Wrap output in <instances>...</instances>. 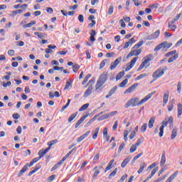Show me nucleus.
Returning <instances> with one entry per match:
<instances>
[{"instance_id": "37", "label": "nucleus", "mask_w": 182, "mask_h": 182, "mask_svg": "<svg viewBox=\"0 0 182 182\" xmlns=\"http://www.w3.org/2000/svg\"><path fill=\"white\" fill-rule=\"evenodd\" d=\"M177 137V129H173L172 130V134L171 135V140H174Z\"/></svg>"}, {"instance_id": "63", "label": "nucleus", "mask_w": 182, "mask_h": 182, "mask_svg": "<svg viewBox=\"0 0 182 182\" xmlns=\"http://www.w3.org/2000/svg\"><path fill=\"white\" fill-rule=\"evenodd\" d=\"M55 177H56V175H52V176H49L48 178V182L53 181V180H55Z\"/></svg>"}, {"instance_id": "1", "label": "nucleus", "mask_w": 182, "mask_h": 182, "mask_svg": "<svg viewBox=\"0 0 182 182\" xmlns=\"http://www.w3.org/2000/svg\"><path fill=\"white\" fill-rule=\"evenodd\" d=\"M156 94V91H154L149 94H148L144 99L141 100L139 102V98H132L130 99L126 104L125 107L127 109V107H136V106H141V105H144V103H146L149 99H151L154 95Z\"/></svg>"}, {"instance_id": "45", "label": "nucleus", "mask_w": 182, "mask_h": 182, "mask_svg": "<svg viewBox=\"0 0 182 182\" xmlns=\"http://www.w3.org/2000/svg\"><path fill=\"white\" fill-rule=\"evenodd\" d=\"M97 117H99V114L95 115V117H93L92 119H90V121L87 123V126H90V124H92V123H93L95 120L97 119Z\"/></svg>"}, {"instance_id": "18", "label": "nucleus", "mask_w": 182, "mask_h": 182, "mask_svg": "<svg viewBox=\"0 0 182 182\" xmlns=\"http://www.w3.org/2000/svg\"><path fill=\"white\" fill-rule=\"evenodd\" d=\"M49 150H50V148H47V149H41V150L38 151V154L40 159H42V157H43V156H44L45 154H46V153H48V151H49Z\"/></svg>"}, {"instance_id": "9", "label": "nucleus", "mask_w": 182, "mask_h": 182, "mask_svg": "<svg viewBox=\"0 0 182 182\" xmlns=\"http://www.w3.org/2000/svg\"><path fill=\"white\" fill-rule=\"evenodd\" d=\"M115 114H117V111H112L111 112H109L107 114H105L99 117L98 120H106V119H110V117H113Z\"/></svg>"}, {"instance_id": "48", "label": "nucleus", "mask_w": 182, "mask_h": 182, "mask_svg": "<svg viewBox=\"0 0 182 182\" xmlns=\"http://www.w3.org/2000/svg\"><path fill=\"white\" fill-rule=\"evenodd\" d=\"M137 145L136 144H133L132 145V146L129 149V153H134V151H136V150H137Z\"/></svg>"}, {"instance_id": "39", "label": "nucleus", "mask_w": 182, "mask_h": 182, "mask_svg": "<svg viewBox=\"0 0 182 182\" xmlns=\"http://www.w3.org/2000/svg\"><path fill=\"white\" fill-rule=\"evenodd\" d=\"M58 143V139L50 141L47 144L48 146V148L52 149V146H54V144H56Z\"/></svg>"}, {"instance_id": "40", "label": "nucleus", "mask_w": 182, "mask_h": 182, "mask_svg": "<svg viewBox=\"0 0 182 182\" xmlns=\"http://www.w3.org/2000/svg\"><path fill=\"white\" fill-rule=\"evenodd\" d=\"M114 11V6H113V4H111L108 9L107 14L112 15Z\"/></svg>"}, {"instance_id": "12", "label": "nucleus", "mask_w": 182, "mask_h": 182, "mask_svg": "<svg viewBox=\"0 0 182 182\" xmlns=\"http://www.w3.org/2000/svg\"><path fill=\"white\" fill-rule=\"evenodd\" d=\"M160 36V30H157L151 35H149L146 38L147 41H153V39H157Z\"/></svg>"}, {"instance_id": "57", "label": "nucleus", "mask_w": 182, "mask_h": 182, "mask_svg": "<svg viewBox=\"0 0 182 182\" xmlns=\"http://www.w3.org/2000/svg\"><path fill=\"white\" fill-rule=\"evenodd\" d=\"M106 62H107V59L103 60L100 63V69H102V68H105L106 65Z\"/></svg>"}, {"instance_id": "22", "label": "nucleus", "mask_w": 182, "mask_h": 182, "mask_svg": "<svg viewBox=\"0 0 182 182\" xmlns=\"http://www.w3.org/2000/svg\"><path fill=\"white\" fill-rule=\"evenodd\" d=\"M177 176H178V171H175L172 175H171L167 180L166 181V182H172L173 180H174V178H176V177H177Z\"/></svg>"}, {"instance_id": "16", "label": "nucleus", "mask_w": 182, "mask_h": 182, "mask_svg": "<svg viewBox=\"0 0 182 182\" xmlns=\"http://www.w3.org/2000/svg\"><path fill=\"white\" fill-rule=\"evenodd\" d=\"M90 133H91L90 131H87L84 134L79 136L77 139V143H80V141H83V140H85V139H86L87 137V136H89V134H90Z\"/></svg>"}, {"instance_id": "42", "label": "nucleus", "mask_w": 182, "mask_h": 182, "mask_svg": "<svg viewBox=\"0 0 182 182\" xmlns=\"http://www.w3.org/2000/svg\"><path fill=\"white\" fill-rule=\"evenodd\" d=\"M144 43V41H139L136 44L134 45V46L133 47V49H139V48H140V46H142Z\"/></svg>"}, {"instance_id": "64", "label": "nucleus", "mask_w": 182, "mask_h": 182, "mask_svg": "<svg viewBox=\"0 0 182 182\" xmlns=\"http://www.w3.org/2000/svg\"><path fill=\"white\" fill-rule=\"evenodd\" d=\"M114 56V52L107 53L106 54V58H113Z\"/></svg>"}, {"instance_id": "51", "label": "nucleus", "mask_w": 182, "mask_h": 182, "mask_svg": "<svg viewBox=\"0 0 182 182\" xmlns=\"http://www.w3.org/2000/svg\"><path fill=\"white\" fill-rule=\"evenodd\" d=\"M87 107H89V103H87V104L83 105L79 109V112H83V111L86 110V109H87Z\"/></svg>"}, {"instance_id": "25", "label": "nucleus", "mask_w": 182, "mask_h": 182, "mask_svg": "<svg viewBox=\"0 0 182 182\" xmlns=\"http://www.w3.org/2000/svg\"><path fill=\"white\" fill-rule=\"evenodd\" d=\"M114 163V159H112L107 166L105 168V173H107V171H109V170H112V167H113V164Z\"/></svg>"}, {"instance_id": "46", "label": "nucleus", "mask_w": 182, "mask_h": 182, "mask_svg": "<svg viewBox=\"0 0 182 182\" xmlns=\"http://www.w3.org/2000/svg\"><path fill=\"white\" fill-rule=\"evenodd\" d=\"M80 69V65H79V64H75L73 65V70L74 73H77V70H79Z\"/></svg>"}, {"instance_id": "5", "label": "nucleus", "mask_w": 182, "mask_h": 182, "mask_svg": "<svg viewBox=\"0 0 182 182\" xmlns=\"http://www.w3.org/2000/svg\"><path fill=\"white\" fill-rule=\"evenodd\" d=\"M171 46H173L172 43H167V41H164L156 46L154 50V52H159L160 49H162L164 52H167V50H168Z\"/></svg>"}, {"instance_id": "3", "label": "nucleus", "mask_w": 182, "mask_h": 182, "mask_svg": "<svg viewBox=\"0 0 182 182\" xmlns=\"http://www.w3.org/2000/svg\"><path fill=\"white\" fill-rule=\"evenodd\" d=\"M41 159V158L40 156H38L37 158H34L29 164L28 163L26 164V165L23 166L22 169L18 173V177H22V176H23V173H25V171H26L28 170V167H32V166H33V164H35V163H38V161H40Z\"/></svg>"}, {"instance_id": "50", "label": "nucleus", "mask_w": 182, "mask_h": 182, "mask_svg": "<svg viewBox=\"0 0 182 182\" xmlns=\"http://www.w3.org/2000/svg\"><path fill=\"white\" fill-rule=\"evenodd\" d=\"M144 168H146V164H143L142 166H140L139 169L137 171L138 174H141Z\"/></svg>"}, {"instance_id": "15", "label": "nucleus", "mask_w": 182, "mask_h": 182, "mask_svg": "<svg viewBox=\"0 0 182 182\" xmlns=\"http://www.w3.org/2000/svg\"><path fill=\"white\" fill-rule=\"evenodd\" d=\"M174 103H176V100L172 99L171 101L168 102L167 105L168 112H172L173 109H174Z\"/></svg>"}, {"instance_id": "53", "label": "nucleus", "mask_w": 182, "mask_h": 182, "mask_svg": "<svg viewBox=\"0 0 182 182\" xmlns=\"http://www.w3.org/2000/svg\"><path fill=\"white\" fill-rule=\"evenodd\" d=\"M146 130H147V124L145 123L141 127V133H146Z\"/></svg>"}, {"instance_id": "32", "label": "nucleus", "mask_w": 182, "mask_h": 182, "mask_svg": "<svg viewBox=\"0 0 182 182\" xmlns=\"http://www.w3.org/2000/svg\"><path fill=\"white\" fill-rule=\"evenodd\" d=\"M164 164H166V151H163L161 159V166H164Z\"/></svg>"}, {"instance_id": "56", "label": "nucleus", "mask_w": 182, "mask_h": 182, "mask_svg": "<svg viewBox=\"0 0 182 182\" xmlns=\"http://www.w3.org/2000/svg\"><path fill=\"white\" fill-rule=\"evenodd\" d=\"M34 35H36V36H38V38H39V39H42V38H45V36H43V33H41V32H35Z\"/></svg>"}, {"instance_id": "11", "label": "nucleus", "mask_w": 182, "mask_h": 182, "mask_svg": "<svg viewBox=\"0 0 182 182\" xmlns=\"http://www.w3.org/2000/svg\"><path fill=\"white\" fill-rule=\"evenodd\" d=\"M120 62H122V57H119L114 62H112L109 67L110 70H114L117 65L120 64Z\"/></svg>"}, {"instance_id": "10", "label": "nucleus", "mask_w": 182, "mask_h": 182, "mask_svg": "<svg viewBox=\"0 0 182 182\" xmlns=\"http://www.w3.org/2000/svg\"><path fill=\"white\" fill-rule=\"evenodd\" d=\"M137 59H139V57H135L130 61V63H128L127 64L125 72H129V70H130L133 68V66H134L136 62H137Z\"/></svg>"}, {"instance_id": "30", "label": "nucleus", "mask_w": 182, "mask_h": 182, "mask_svg": "<svg viewBox=\"0 0 182 182\" xmlns=\"http://www.w3.org/2000/svg\"><path fill=\"white\" fill-rule=\"evenodd\" d=\"M178 114H177V117L178 119H180L181 117V114H182V105L181 104H178Z\"/></svg>"}, {"instance_id": "60", "label": "nucleus", "mask_w": 182, "mask_h": 182, "mask_svg": "<svg viewBox=\"0 0 182 182\" xmlns=\"http://www.w3.org/2000/svg\"><path fill=\"white\" fill-rule=\"evenodd\" d=\"M149 8H151V9H157V8H159V4H153L149 5Z\"/></svg>"}, {"instance_id": "6", "label": "nucleus", "mask_w": 182, "mask_h": 182, "mask_svg": "<svg viewBox=\"0 0 182 182\" xmlns=\"http://www.w3.org/2000/svg\"><path fill=\"white\" fill-rule=\"evenodd\" d=\"M72 153H73V149L70 151L65 156H63L62 160H60L59 162H58L56 164H55L51 168L50 171H55V170H56L57 168H59V167H60V166H62V164H63V163H65V161H66L68 159V158L69 157V156H70V154H72Z\"/></svg>"}, {"instance_id": "33", "label": "nucleus", "mask_w": 182, "mask_h": 182, "mask_svg": "<svg viewBox=\"0 0 182 182\" xmlns=\"http://www.w3.org/2000/svg\"><path fill=\"white\" fill-rule=\"evenodd\" d=\"M90 77H92V74H87L84 80L82 82V85L85 86V85H86V83H87L89 79H90Z\"/></svg>"}, {"instance_id": "7", "label": "nucleus", "mask_w": 182, "mask_h": 182, "mask_svg": "<svg viewBox=\"0 0 182 182\" xmlns=\"http://www.w3.org/2000/svg\"><path fill=\"white\" fill-rule=\"evenodd\" d=\"M154 57H153V55H149L144 58V60L141 63L140 66L137 69V72H140V70H143L144 69V67L151 60H153Z\"/></svg>"}, {"instance_id": "4", "label": "nucleus", "mask_w": 182, "mask_h": 182, "mask_svg": "<svg viewBox=\"0 0 182 182\" xmlns=\"http://www.w3.org/2000/svg\"><path fill=\"white\" fill-rule=\"evenodd\" d=\"M167 66H164L163 68H158L153 74H152V77H153V81L152 82H156L157 79H160L161 76L164 75V72L167 71Z\"/></svg>"}, {"instance_id": "31", "label": "nucleus", "mask_w": 182, "mask_h": 182, "mask_svg": "<svg viewBox=\"0 0 182 182\" xmlns=\"http://www.w3.org/2000/svg\"><path fill=\"white\" fill-rule=\"evenodd\" d=\"M177 59H178V54H175L173 56L168 58V63H173V62L177 60Z\"/></svg>"}, {"instance_id": "26", "label": "nucleus", "mask_w": 182, "mask_h": 182, "mask_svg": "<svg viewBox=\"0 0 182 182\" xmlns=\"http://www.w3.org/2000/svg\"><path fill=\"white\" fill-rule=\"evenodd\" d=\"M175 21H169L168 23V29H171V31H176V29H177V26L176 25H173V23H174Z\"/></svg>"}, {"instance_id": "54", "label": "nucleus", "mask_w": 182, "mask_h": 182, "mask_svg": "<svg viewBox=\"0 0 182 182\" xmlns=\"http://www.w3.org/2000/svg\"><path fill=\"white\" fill-rule=\"evenodd\" d=\"M144 141V138L141 137L139 138L137 141L135 143V144L139 147V146H140V144H142V143Z\"/></svg>"}, {"instance_id": "13", "label": "nucleus", "mask_w": 182, "mask_h": 182, "mask_svg": "<svg viewBox=\"0 0 182 182\" xmlns=\"http://www.w3.org/2000/svg\"><path fill=\"white\" fill-rule=\"evenodd\" d=\"M137 86H139V84L138 83H134L131 87H129L128 89H127L124 91V94L127 95L129 93H132V92H134L136 90V89L137 88Z\"/></svg>"}, {"instance_id": "27", "label": "nucleus", "mask_w": 182, "mask_h": 182, "mask_svg": "<svg viewBox=\"0 0 182 182\" xmlns=\"http://www.w3.org/2000/svg\"><path fill=\"white\" fill-rule=\"evenodd\" d=\"M33 25H36V21L35 20H33V21H31L29 23H26V24H24L23 26V28H32V26Z\"/></svg>"}, {"instance_id": "34", "label": "nucleus", "mask_w": 182, "mask_h": 182, "mask_svg": "<svg viewBox=\"0 0 182 182\" xmlns=\"http://www.w3.org/2000/svg\"><path fill=\"white\" fill-rule=\"evenodd\" d=\"M79 114L78 112H76L75 113L71 114V116L68 118V123H70L71 122H73L75 119L76 118V116Z\"/></svg>"}, {"instance_id": "58", "label": "nucleus", "mask_w": 182, "mask_h": 182, "mask_svg": "<svg viewBox=\"0 0 182 182\" xmlns=\"http://www.w3.org/2000/svg\"><path fill=\"white\" fill-rule=\"evenodd\" d=\"M78 21L79 22H80V23H83V22H85V17L83 16V15L80 14L78 16Z\"/></svg>"}, {"instance_id": "8", "label": "nucleus", "mask_w": 182, "mask_h": 182, "mask_svg": "<svg viewBox=\"0 0 182 182\" xmlns=\"http://www.w3.org/2000/svg\"><path fill=\"white\" fill-rule=\"evenodd\" d=\"M95 85V80H90L88 83L87 84V86H89V87L87 89V90L85 92V96H89L92 95V90H93V86Z\"/></svg>"}, {"instance_id": "62", "label": "nucleus", "mask_w": 182, "mask_h": 182, "mask_svg": "<svg viewBox=\"0 0 182 182\" xmlns=\"http://www.w3.org/2000/svg\"><path fill=\"white\" fill-rule=\"evenodd\" d=\"M177 92L178 93H181V82H178V85H177Z\"/></svg>"}, {"instance_id": "2", "label": "nucleus", "mask_w": 182, "mask_h": 182, "mask_svg": "<svg viewBox=\"0 0 182 182\" xmlns=\"http://www.w3.org/2000/svg\"><path fill=\"white\" fill-rule=\"evenodd\" d=\"M169 124V127L171 129H173L174 127V118L173 117H169L168 118H165L164 120L161 122V126L159 128V137H163V135L164 134V127H167V124Z\"/></svg>"}, {"instance_id": "24", "label": "nucleus", "mask_w": 182, "mask_h": 182, "mask_svg": "<svg viewBox=\"0 0 182 182\" xmlns=\"http://www.w3.org/2000/svg\"><path fill=\"white\" fill-rule=\"evenodd\" d=\"M41 167H42V165H41V164L36 165L34 167L33 170L28 173V176L31 177V176H32V174H35V173H36V171H38V170H40V168H41Z\"/></svg>"}, {"instance_id": "49", "label": "nucleus", "mask_w": 182, "mask_h": 182, "mask_svg": "<svg viewBox=\"0 0 182 182\" xmlns=\"http://www.w3.org/2000/svg\"><path fill=\"white\" fill-rule=\"evenodd\" d=\"M117 90V86H115L113 88H112L110 90V91L109 92V96H113V95H114L116 93Z\"/></svg>"}, {"instance_id": "52", "label": "nucleus", "mask_w": 182, "mask_h": 182, "mask_svg": "<svg viewBox=\"0 0 182 182\" xmlns=\"http://www.w3.org/2000/svg\"><path fill=\"white\" fill-rule=\"evenodd\" d=\"M117 174V168H115L114 171L109 175V178H112V177H114Z\"/></svg>"}, {"instance_id": "36", "label": "nucleus", "mask_w": 182, "mask_h": 182, "mask_svg": "<svg viewBox=\"0 0 182 182\" xmlns=\"http://www.w3.org/2000/svg\"><path fill=\"white\" fill-rule=\"evenodd\" d=\"M100 130V127H97L95 129V132L92 135V139L93 140H96V139H97V135L99 134V131Z\"/></svg>"}, {"instance_id": "43", "label": "nucleus", "mask_w": 182, "mask_h": 182, "mask_svg": "<svg viewBox=\"0 0 182 182\" xmlns=\"http://www.w3.org/2000/svg\"><path fill=\"white\" fill-rule=\"evenodd\" d=\"M124 75H125L124 71L119 72L116 76V80H120V79H122V77H123Z\"/></svg>"}, {"instance_id": "20", "label": "nucleus", "mask_w": 182, "mask_h": 182, "mask_svg": "<svg viewBox=\"0 0 182 182\" xmlns=\"http://www.w3.org/2000/svg\"><path fill=\"white\" fill-rule=\"evenodd\" d=\"M107 79H109L107 73H102L100 75L98 80L105 83V82H107Z\"/></svg>"}, {"instance_id": "23", "label": "nucleus", "mask_w": 182, "mask_h": 182, "mask_svg": "<svg viewBox=\"0 0 182 182\" xmlns=\"http://www.w3.org/2000/svg\"><path fill=\"white\" fill-rule=\"evenodd\" d=\"M87 118V115H84L75 124V128L77 129L79 127V125H80L83 122H85V119Z\"/></svg>"}, {"instance_id": "28", "label": "nucleus", "mask_w": 182, "mask_h": 182, "mask_svg": "<svg viewBox=\"0 0 182 182\" xmlns=\"http://www.w3.org/2000/svg\"><path fill=\"white\" fill-rule=\"evenodd\" d=\"M154 122H156V118L154 117H151L148 124L149 129H153V127H154Z\"/></svg>"}, {"instance_id": "19", "label": "nucleus", "mask_w": 182, "mask_h": 182, "mask_svg": "<svg viewBox=\"0 0 182 182\" xmlns=\"http://www.w3.org/2000/svg\"><path fill=\"white\" fill-rule=\"evenodd\" d=\"M132 160V157L131 156H127L121 164V167L122 168H124V167H126V166H127V164H129V163H130V161Z\"/></svg>"}, {"instance_id": "21", "label": "nucleus", "mask_w": 182, "mask_h": 182, "mask_svg": "<svg viewBox=\"0 0 182 182\" xmlns=\"http://www.w3.org/2000/svg\"><path fill=\"white\" fill-rule=\"evenodd\" d=\"M177 176H178V171H175L172 175H171L167 180L166 181V182H172L173 180H174V178H176V177H177Z\"/></svg>"}, {"instance_id": "38", "label": "nucleus", "mask_w": 182, "mask_h": 182, "mask_svg": "<svg viewBox=\"0 0 182 182\" xmlns=\"http://www.w3.org/2000/svg\"><path fill=\"white\" fill-rule=\"evenodd\" d=\"M173 55H177V50H174L170 52H168L165 54V56L166 58H170V56H172Z\"/></svg>"}, {"instance_id": "61", "label": "nucleus", "mask_w": 182, "mask_h": 182, "mask_svg": "<svg viewBox=\"0 0 182 182\" xmlns=\"http://www.w3.org/2000/svg\"><path fill=\"white\" fill-rule=\"evenodd\" d=\"M132 1L134 2L135 6H140V5H141V1L139 0H132Z\"/></svg>"}, {"instance_id": "44", "label": "nucleus", "mask_w": 182, "mask_h": 182, "mask_svg": "<svg viewBox=\"0 0 182 182\" xmlns=\"http://www.w3.org/2000/svg\"><path fill=\"white\" fill-rule=\"evenodd\" d=\"M70 105V99H68V102L67 104L65 105V106H63L61 109H60V112H65V109H68V107H69V105Z\"/></svg>"}, {"instance_id": "41", "label": "nucleus", "mask_w": 182, "mask_h": 182, "mask_svg": "<svg viewBox=\"0 0 182 182\" xmlns=\"http://www.w3.org/2000/svg\"><path fill=\"white\" fill-rule=\"evenodd\" d=\"M147 76H149V75H147L146 73L141 74L135 78V80H140L141 79H144V77H147Z\"/></svg>"}, {"instance_id": "35", "label": "nucleus", "mask_w": 182, "mask_h": 182, "mask_svg": "<svg viewBox=\"0 0 182 182\" xmlns=\"http://www.w3.org/2000/svg\"><path fill=\"white\" fill-rule=\"evenodd\" d=\"M105 84V82L100 81V80H98L97 81V83L95 85V89L96 90H99V89H100V87H102V86H103V85Z\"/></svg>"}, {"instance_id": "59", "label": "nucleus", "mask_w": 182, "mask_h": 182, "mask_svg": "<svg viewBox=\"0 0 182 182\" xmlns=\"http://www.w3.org/2000/svg\"><path fill=\"white\" fill-rule=\"evenodd\" d=\"M125 146H126V144L124 143L122 144L118 149V153H122V150H123Z\"/></svg>"}, {"instance_id": "17", "label": "nucleus", "mask_w": 182, "mask_h": 182, "mask_svg": "<svg viewBox=\"0 0 182 182\" xmlns=\"http://www.w3.org/2000/svg\"><path fill=\"white\" fill-rule=\"evenodd\" d=\"M170 95L169 91H166V92L164 95V98H163V107L166 106L168 102V96Z\"/></svg>"}, {"instance_id": "47", "label": "nucleus", "mask_w": 182, "mask_h": 182, "mask_svg": "<svg viewBox=\"0 0 182 182\" xmlns=\"http://www.w3.org/2000/svg\"><path fill=\"white\" fill-rule=\"evenodd\" d=\"M128 82L129 80L127 78L124 79L121 83H119V87H125Z\"/></svg>"}, {"instance_id": "14", "label": "nucleus", "mask_w": 182, "mask_h": 182, "mask_svg": "<svg viewBox=\"0 0 182 182\" xmlns=\"http://www.w3.org/2000/svg\"><path fill=\"white\" fill-rule=\"evenodd\" d=\"M141 53V49L133 50L128 55L127 58H132V56H139Z\"/></svg>"}, {"instance_id": "29", "label": "nucleus", "mask_w": 182, "mask_h": 182, "mask_svg": "<svg viewBox=\"0 0 182 182\" xmlns=\"http://www.w3.org/2000/svg\"><path fill=\"white\" fill-rule=\"evenodd\" d=\"M60 12H61V14H63V15L64 16H68V15L69 16H73V15H75V14H76V12L75 11H68V13H66L63 10H61Z\"/></svg>"}, {"instance_id": "55", "label": "nucleus", "mask_w": 182, "mask_h": 182, "mask_svg": "<svg viewBox=\"0 0 182 182\" xmlns=\"http://www.w3.org/2000/svg\"><path fill=\"white\" fill-rule=\"evenodd\" d=\"M23 12V11H22L21 9L16 10V11H11V13L13 14L12 16H16V15L18 14H22Z\"/></svg>"}]
</instances>
